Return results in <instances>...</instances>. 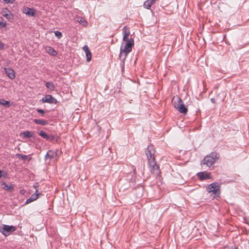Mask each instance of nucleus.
I'll return each mask as SVG.
<instances>
[{
	"instance_id": "20e7f679",
	"label": "nucleus",
	"mask_w": 249,
	"mask_h": 249,
	"mask_svg": "<svg viewBox=\"0 0 249 249\" xmlns=\"http://www.w3.org/2000/svg\"><path fill=\"white\" fill-rule=\"evenodd\" d=\"M16 227L4 224L0 225V231L5 236L9 235L11 233L16 230Z\"/></svg>"
},
{
	"instance_id": "58836bf2",
	"label": "nucleus",
	"mask_w": 249,
	"mask_h": 249,
	"mask_svg": "<svg viewBox=\"0 0 249 249\" xmlns=\"http://www.w3.org/2000/svg\"><path fill=\"white\" fill-rule=\"evenodd\" d=\"M211 100L213 103H214V101L213 100V99H212Z\"/></svg>"
},
{
	"instance_id": "0eeeda50",
	"label": "nucleus",
	"mask_w": 249,
	"mask_h": 249,
	"mask_svg": "<svg viewBox=\"0 0 249 249\" xmlns=\"http://www.w3.org/2000/svg\"><path fill=\"white\" fill-rule=\"evenodd\" d=\"M196 175L199 179L201 181L209 179L212 178L211 173L206 171L198 172Z\"/></svg>"
},
{
	"instance_id": "412c9836",
	"label": "nucleus",
	"mask_w": 249,
	"mask_h": 249,
	"mask_svg": "<svg viewBox=\"0 0 249 249\" xmlns=\"http://www.w3.org/2000/svg\"><path fill=\"white\" fill-rule=\"evenodd\" d=\"M46 87L50 89L51 91L54 90L55 89V86L52 82H47L46 83Z\"/></svg>"
},
{
	"instance_id": "aec40b11",
	"label": "nucleus",
	"mask_w": 249,
	"mask_h": 249,
	"mask_svg": "<svg viewBox=\"0 0 249 249\" xmlns=\"http://www.w3.org/2000/svg\"><path fill=\"white\" fill-rule=\"evenodd\" d=\"M46 52L53 56H56L57 53L53 48L51 47H47L46 48Z\"/></svg>"
},
{
	"instance_id": "72a5a7b5",
	"label": "nucleus",
	"mask_w": 249,
	"mask_h": 249,
	"mask_svg": "<svg viewBox=\"0 0 249 249\" xmlns=\"http://www.w3.org/2000/svg\"><path fill=\"white\" fill-rule=\"evenodd\" d=\"M34 201L32 199H31V197L29 198L28 199H27L26 202H25V204H28Z\"/></svg>"
},
{
	"instance_id": "a211bd4d",
	"label": "nucleus",
	"mask_w": 249,
	"mask_h": 249,
	"mask_svg": "<svg viewBox=\"0 0 249 249\" xmlns=\"http://www.w3.org/2000/svg\"><path fill=\"white\" fill-rule=\"evenodd\" d=\"M34 122L37 124H40L41 125H45L48 124V121L44 119H36Z\"/></svg>"
},
{
	"instance_id": "c756f323",
	"label": "nucleus",
	"mask_w": 249,
	"mask_h": 249,
	"mask_svg": "<svg viewBox=\"0 0 249 249\" xmlns=\"http://www.w3.org/2000/svg\"><path fill=\"white\" fill-rule=\"evenodd\" d=\"M36 111L38 113L41 114L42 116H44L45 112L43 109L37 108L36 109Z\"/></svg>"
},
{
	"instance_id": "f257e3e1",
	"label": "nucleus",
	"mask_w": 249,
	"mask_h": 249,
	"mask_svg": "<svg viewBox=\"0 0 249 249\" xmlns=\"http://www.w3.org/2000/svg\"><path fill=\"white\" fill-rule=\"evenodd\" d=\"M125 44L124 46L122 45L120 49V58L124 61L127 54L132 51V46L134 45V40L131 37L129 40L124 41Z\"/></svg>"
},
{
	"instance_id": "1a4fd4ad",
	"label": "nucleus",
	"mask_w": 249,
	"mask_h": 249,
	"mask_svg": "<svg viewBox=\"0 0 249 249\" xmlns=\"http://www.w3.org/2000/svg\"><path fill=\"white\" fill-rule=\"evenodd\" d=\"M22 12L23 13L31 17H35L36 15L35 10L28 7H23Z\"/></svg>"
},
{
	"instance_id": "f3484780",
	"label": "nucleus",
	"mask_w": 249,
	"mask_h": 249,
	"mask_svg": "<svg viewBox=\"0 0 249 249\" xmlns=\"http://www.w3.org/2000/svg\"><path fill=\"white\" fill-rule=\"evenodd\" d=\"M177 110L181 113L185 114L188 111L187 108L185 106L183 103L179 107L177 106Z\"/></svg>"
},
{
	"instance_id": "2eb2a0df",
	"label": "nucleus",
	"mask_w": 249,
	"mask_h": 249,
	"mask_svg": "<svg viewBox=\"0 0 249 249\" xmlns=\"http://www.w3.org/2000/svg\"><path fill=\"white\" fill-rule=\"evenodd\" d=\"M158 0H147L143 3V7L147 9H150L151 5L155 3Z\"/></svg>"
},
{
	"instance_id": "423d86ee",
	"label": "nucleus",
	"mask_w": 249,
	"mask_h": 249,
	"mask_svg": "<svg viewBox=\"0 0 249 249\" xmlns=\"http://www.w3.org/2000/svg\"><path fill=\"white\" fill-rule=\"evenodd\" d=\"M155 151L154 146L153 145L148 146L145 151V154L147 156L148 161L152 160H155Z\"/></svg>"
},
{
	"instance_id": "473e14b6",
	"label": "nucleus",
	"mask_w": 249,
	"mask_h": 249,
	"mask_svg": "<svg viewBox=\"0 0 249 249\" xmlns=\"http://www.w3.org/2000/svg\"><path fill=\"white\" fill-rule=\"evenodd\" d=\"M34 201L32 199H31V197L29 198L28 199H27L26 202H25V204H28Z\"/></svg>"
},
{
	"instance_id": "cd10ccee",
	"label": "nucleus",
	"mask_w": 249,
	"mask_h": 249,
	"mask_svg": "<svg viewBox=\"0 0 249 249\" xmlns=\"http://www.w3.org/2000/svg\"><path fill=\"white\" fill-rule=\"evenodd\" d=\"M54 34L55 36H57L58 38H60L62 36V33L59 31H55Z\"/></svg>"
},
{
	"instance_id": "4468645a",
	"label": "nucleus",
	"mask_w": 249,
	"mask_h": 249,
	"mask_svg": "<svg viewBox=\"0 0 249 249\" xmlns=\"http://www.w3.org/2000/svg\"><path fill=\"white\" fill-rule=\"evenodd\" d=\"M39 135L47 140L51 141L54 139V137L53 136L48 135L45 131H43V130L40 131L39 132Z\"/></svg>"
},
{
	"instance_id": "a878e982",
	"label": "nucleus",
	"mask_w": 249,
	"mask_h": 249,
	"mask_svg": "<svg viewBox=\"0 0 249 249\" xmlns=\"http://www.w3.org/2000/svg\"><path fill=\"white\" fill-rule=\"evenodd\" d=\"M2 16L5 17L7 19H10L11 17V14L10 11H8L7 13H5V12H3L2 13Z\"/></svg>"
},
{
	"instance_id": "6ab92c4d",
	"label": "nucleus",
	"mask_w": 249,
	"mask_h": 249,
	"mask_svg": "<svg viewBox=\"0 0 249 249\" xmlns=\"http://www.w3.org/2000/svg\"><path fill=\"white\" fill-rule=\"evenodd\" d=\"M56 155V152L53 151L49 150L45 156V159H52Z\"/></svg>"
},
{
	"instance_id": "5701e85b",
	"label": "nucleus",
	"mask_w": 249,
	"mask_h": 249,
	"mask_svg": "<svg viewBox=\"0 0 249 249\" xmlns=\"http://www.w3.org/2000/svg\"><path fill=\"white\" fill-rule=\"evenodd\" d=\"M0 104L3 106L9 107H10V102L8 101H6L3 99H0Z\"/></svg>"
},
{
	"instance_id": "c85d7f7f",
	"label": "nucleus",
	"mask_w": 249,
	"mask_h": 249,
	"mask_svg": "<svg viewBox=\"0 0 249 249\" xmlns=\"http://www.w3.org/2000/svg\"><path fill=\"white\" fill-rule=\"evenodd\" d=\"M17 156L20 157L23 160H27V157H28L27 155H22V154H18V155H17Z\"/></svg>"
},
{
	"instance_id": "c9c22d12",
	"label": "nucleus",
	"mask_w": 249,
	"mask_h": 249,
	"mask_svg": "<svg viewBox=\"0 0 249 249\" xmlns=\"http://www.w3.org/2000/svg\"><path fill=\"white\" fill-rule=\"evenodd\" d=\"M132 168H133V172H134V174H136V168H135L134 166H132Z\"/></svg>"
},
{
	"instance_id": "f704fd0d",
	"label": "nucleus",
	"mask_w": 249,
	"mask_h": 249,
	"mask_svg": "<svg viewBox=\"0 0 249 249\" xmlns=\"http://www.w3.org/2000/svg\"><path fill=\"white\" fill-rule=\"evenodd\" d=\"M25 193H26V191L24 189H22V190H20V191H19V193L22 195H24Z\"/></svg>"
},
{
	"instance_id": "7c9ffc66",
	"label": "nucleus",
	"mask_w": 249,
	"mask_h": 249,
	"mask_svg": "<svg viewBox=\"0 0 249 249\" xmlns=\"http://www.w3.org/2000/svg\"><path fill=\"white\" fill-rule=\"evenodd\" d=\"M4 46L5 45L3 42L0 40V50H3L4 49Z\"/></svg>"
},
{
	"instance_id": "4be33fe9",
	"label": "nucleus",
	"mask_w": 249,
	"mask_h": 249,
	"mask_svg": "<svg viewBox=\"0 0 249 249\" xmlns=\"http://www.w3.org/2000/svg\"><path fill=\"white\" fill-rule=\"evenodd\" d=\"M40 195L41 194L38 193V190L36 189V193L33 194L30 196L31 199H32L33 201H35L38 198L39 196H40Z\"/></svg>"
},
{
	"instance_id": "7ed1b4c3",
	"label": "nucleus",
	"mask_w": 249,
	"mask_h": 249,
	"mask_svg": "<svg viewBox=\"0 0 249 249\" xmlns=\"http://www.w3.org/2000/svg\"><path fill=\"white\" fill-rule=\"evenodd\" d=\"M208 193H212L213 194L218 196L220 194V185L217 182H213L209 185L206 188Z\"/></svg>"
},
{
	"instance_id": "dca6fc26",
	"label": "nucleus",
	"mask_w": 249,
	"mask_h": 249,
	"mask_svg": "<svg viewBox=\"0 0 249 249\" xmlns=\"http://www.w3.org/2000/svg\"><path fill=\"white\" fill-rule=\"evenodd\" d=\"M1 186L2 189L10 192L13 191L14 188V185L13 184L8 185L5 182H3L2 183Z\"/></svg>"
},
{
	"instance_id": "f03ea898",
	"label": "nucleus",
	"mask_w": 249,
	"mask_h": 249,
	"mask_svg": "<svg viewBox=\"0 0 249 249\" xmlns=\"http://www.w3.org/2000/svg\"><path fill=\"white\" fill-rule=\"evenodd\" d=\"M219 155L216 152H212L206 156L202 160L201 165H206L208 167L212 166L216 160L219 159Z\"/></svg>"
},
{
	"instance_id": "2f4dec72",
	"label": "nucleus",
	"mask_w": 249,
	"mask_h": 249,
	"mask_svg": "<svg viewBox=\"0 0 249 249\" xmlns=\"http://www.w3.org/2000/svg\"><path fill=\"white\" fill-rule=\"evenodd\" d=\"M3 1L5 3H13V1H14V0H3Z\"/></svg>"
},
{
	"instance_id": "bb28decb",
	"label": "nucleus",
	"mask_w": 249,
	"mask_h": 249,
	"mask_svg": "<svg viewBox=\"0 0 249 249\" xmlns=\"http://www.w3.org/2000/svg\"><path fill=\"white\" fill-rule=\"evenodd\" d=\"M77 21L81 24H83L86 23V21H85V20L84 18H78L77 19Z\"/></svg>"
},
{
	"instance_id": "393cba45",
	"label": "nucleus",
	"mask_w": 249,
	"mask_h": 249,
	"mask_svg": "<svg viewBox=\"0 0 249 249\" xmlns=\"http://www.w3.org/2000/svg\"><path fill=\"white\" fill-rule=\"evenodd\" d=\"M22 135L25 138H31L33 136V134L31 132L29 131H26L22 133Z\"/></svg>"
},
{
	"instance_id": "6e6552de",
	"label": "nucleus",
	"mask_w": 249,
	"mask_h": 249,
	"mask_svg": "<svg viewBox=\"0 0 249 249\" xmlns=\"http://www.w3.org/2000/svg\"><path fill=\"white\" fill-rule=\"evenodd\" d=\"M43 103H49L51 104H56V100L51 95H47L42 99Z\"/></svg>"
},
{
	"instance_id": "9d476101",
	"label": "nucleus",
	"mask_w": 249,
	"mask_h": 249,
	"mask_svg": "<svg viewBox=\"0 0 249 249\" xmlns=\"http://www.w3.org/2000/svg\"><path fill=\"white\" fill-rule=\"evenodd\" d=\"M4 71L7 76L11 79H14L15 77L14 71L10 68H4Z\"/></svg>"
},
{
	"instance_id": "9b49d317",
	"label": "nucleus",
	"mask_w": 249,
	"mask_h": 249,
	"mask_svg": "<svg viewBox=\"0 0 249 249\" xmlns=\"http://www.w3.org/2000/svg\"><path fill=\"white\" fill-rule=\"evenodd\" d=\"M183 103L182 100L178 96L174 97L172 99V104L176 109L177 106L179 107Z\"/></svg>"
},
{
	"instance_id": "ddd939ff",
	"label": "nucleus",
	"mask_w": 249,
	"mask_h": 249,
	"mask_svg": "<svg viewBox=\"0 0 249 249\" xmlns=\"http://www.w3.org/2000/svg\"><path fill=\"white\" fill-rule=\"evenodd\" d=\"M83 49L85 52L86 57H87V61L88 62L90 61L91 59L92 54H91V53L90 51L88 46L87 45L84 46L83 48Z\"/></svg>"
},
{
	"instance_id": "f8f14e48",
	"label": "nucleus",
	"mask_w": 249,
	"mask_h": 249,
	"mask_svg": "<svg viewBox=\"0 0 249 249\" xmlns=\"http://www.w3.org/2000/svg\"><path fill=\"white\" fill-rule=\"evenodd\" d=\"M123 41H127L129 40V39L128 37L130 35L129 29L126 27V26L124 27L123 28Z\"/></svg>"
},
{
	"instance_id": "e433bc0d",
	"label": "nucleus",
	"mask_w": 249,
	"mask_h": 249,
	"mask_svg": "<svg viewBox=\"0 0 249 249\" xmlns=\"http://www.w3.org/2000/svg\"><path fill=\"white\" fill-rule=\"evenodd\" d=\"M38 183H36L34 184V187L35 188H36L37 187H38Z\"/></svg>"
},
{
	"instance_id": "b1692460",
	"label": "nucleus",
	"mask_w": 249,
	"mask_h": 249,
	"mask_svg": "<svg viewBox=\"0 0 249 249\" xmlns=\"http://www.w3.org/2000/svg\"><path fill=\"white\" fill-rule=\"evenodd\" d=\"M7 23L3 19V18L1 17H0V28H4L6 26Z\"/></svg>"
},
{
	"instance_id": "4c0bfd02",
	"label": "nucleus",
	"mask_w": 249,
	"mask_h": 249,
	"mask_svg": "<svg viewBox=\"0 0 249 249\" xmlns=\"http://www.w3.org/2000/svg\"><path fill=\"white\" fill-rule=\"evenodd\" d=\"M2 176V172L0 170V178Z\"/></svg>"
},
{
	"instance_id": "39448f33",
	"label": "nucleus",
	"mask_w": 249,
	"mask_h": 249,
	"mask_svg": "<svg viewBox=\"0 0 249 249\" xmlns=\"http://www.w3.org/2000/svg\"><path fill=\"white\" fill-rule=\"evenodd\" d=\"M151 172L157 175L160 173L159 166L156 163L155 160H152L148 161Z\"/></svg>"
}]
</instances>
